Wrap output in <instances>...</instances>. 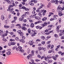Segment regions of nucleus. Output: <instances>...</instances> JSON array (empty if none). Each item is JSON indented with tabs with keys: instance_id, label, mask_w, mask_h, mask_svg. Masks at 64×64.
<instances>
[{
	"instance_id": "69168bd1",
	"label": "nucleus",
	"mask_w": 64,
	"mask_h": 64,
	"mask_svg": "<svg viewBox=\"0 0 64 64\" xmlns=\"http://www.w3.org/2000/svg\"><path fill=\"white\" fill-rule=\"evenodd\" d=\"M49 14H50L51 15H53L54 14L52 12H50L49 13Z\"/></svg>"
},
{
	"instance_id": "a878e982",
	"label": "nucleus",
	"mask_w": 64,
	"mask_h": 64,
	"mask_svg": "<svg viewBox=\"0 0 64 64\" xmlns=\"http://www.w3.org/2000/svg\"><path fill=\"white\" fill-rule=\"evenodd\" d=\"M19 20L20 21H22L23 20V18H19Z\"/></svg>"
},
{
	"instance_id": "c03bdc74",
	"label": "nucleus",
	"mask_w": 64,
	"mask_h": 64,
	"mask_svg": "<svg viewBox=\"0 0 64 64\" xmlns=\"http://www.w3.org/2000/svg\"><path fill=\"white\" fill-rule=\"evenodd\" d=\"M38 50H39V51H40V50H41V47H39L38 48Z\"/></svg>"
},
{
	"instance_id": "49530a36",
	"label": "nucleus",
	"mask_w": 64,
	"mask_h": 64,
	"mask_svg": "<svg viewBox=\"0 0 64 64\" xmlns=\"http://www.w3.org/2000/svg\"><path fill=\"white\" fill-rule=\"evenodd\" d=\"M45 42H42V44H43V45H44V44H45Z\"/></svg>"
},
{
	"instance_id": "7ed1b4c3",
	"label": "nucleus",
	"mask_w": 64,
	"mask_h": 64,
	"mask_svg": "<svg viewBox=\"0 0 64 64\" xmlns=\"http://www.w3.org/2000/svg\"><path fill=\"white\" fill-rule=\"evenodd\" d=\"M61 25H59L56 26L57 28H56V30L58 33L59 32V28L61 27Z\"/></svg>"
},
{
	"instance_id": "4c0bfd02",
	"label": "nucleus",
	"mask_w": 64,
	"mask_h": 64,
	"mask_svg": "<svg viewBox=\"0 0 64 64\" xmlns=\"http://www.w3.org/2000/svg\"><path fill=\"white\" fill-rule=\"evenodd\" d=\"M53 51V50H50L49 51H48V53H52Z\"/></svg>"
},
{
	"instance_id": "8fccbe9b",
	"label": "nucleus",
	"mask_w": 64,
	"mask_h": 64,
	"mask_svg": "<svg viewBox=\"0 0 64 64\" xmlns=\"http://www.w3.org/2000/svg\"><path fill=\"white\" fill-rule=\"evenodd\" d=\"M17 18L16 16L14 17V19L15 20H17Z\"/></svg>"
},
{
	"instance_id": "1a4fd4ad",
	"label": "nucleus",
	"mask_w": 64,
	"mask_h": 64,
	"mask_svg": "<svg viewBox=\"0 0 64 64\" xmlns=\"http://www.w3.org/2000/svg\"><path fill=\"white\" fill-rule=\"evenodd\" d=\"M30 27L32 28H33L34 27V24L33 23H32L30 24Z\"/></svg>"
},
{
	"instance_id": "052dcab7",
	"label": "nucleus",
	"mask_w": 64,
	"mask_h": 64,
	"mask_svg": "<svg viewBox=\"0 0 64 64\" xmlns=\"http://www.w3.org/2000/svg\"><path fill=\"white\" fill-rule=\"evenodd\" d=\"M19 15H20V13L18 12L17 14V16H19Z\"/></svg>"
},
{
	"instance_id": "f704fd0d",
	"label": "nucleus",
	"mask_w": 64,
	"mask_h": 64,
	"mask_svg": "<svg viewBox=\"0 0 64 64\" xmlns=\"http://www.w3.org/2000/svg\"><path fill=\"white\" fill-rule=\"evenodd\" d=\"M44 11H45V10H40V12H41V13L42 12L43 13V12H44Z\"/></svg>"
},
{
	"instance_id": "20e7f679",
	"label": "nucleus",
	"mask_w": 64,
	"mask_h": 64,
	"mask_svg": "<svg viewBox=\"0 0 64 64\" xmlns=\"http://www.w3.org/2000/svg\"><path fill=\"white\" fill-rule=\"evenodd\" d=\"M42 22L40 20H39L36 22L34 23L35 24H40V23H41Z\"/></svg>"
},
{
	"instance_id": "39448f33",
	"label": "nucleus",
	"mask_w": 64,
	"mask_h": 64,
	"mask_svg": "<svg viewBox=\"0 0 64 64\" xmlns=\"http://www.w3.org/2000/svg\"><path fill=\"white\" fill-rule=\"evenodd\" d=\"M58 15L59 16H62L63 15V14L62 12L59 11L58 12Z\"/></svg>"
},
{
	"instance_id": "dca6fc26",
	"label": "nucleus",
	"mask_w": 64,
	"mask_h": 64,
	"mask_svg": "<svg viewBox=\"0 0 64 64\" xmlns=\"http://www.w3.org/2000/svg\"><path fill=\"white\" fill-rule=\"evenodd\" d=\"M43 6H44V5L43 4H42V5L40 6V7L39 8V9H41V8H43Z\"/></svg>"
},
{
	"instance_id": "aec40b11",
	"label": "nucleus",
	"mask_w": 64,
	"mask_h": 64,
	"mask_svg": "<svg viewBox=\"0 0 64 64\" xmlns=\"http://www.w3.org/2000/svg\"><path fill=\"white\" fill-rule=\"evenodd\" d=\"M48 63H52V60H48Z\"/></svg>"
},
{
	"instance_id": "de8ad7c7",
	"label": "nucleus",
	"mask_w": 64,
	"mask_h": 64,
	"mask_svg": "<svg viewBox=\"0 0 64 64\" xmlns=\"http://www.w3.org/2000/svg\"><path fill=\"white\" fill-rule=\"evenodd\" d=\"M44 58H45V56H42L41 58V60H42V59H43Z\"/></svg>"
},
{
	"instance_id": "79ce46f5",
	"label": "nucleus",
	"mask_w": 64,
	"mask_h": 64,
	"mask_svg": "<svg viewBox=\"0 0 64 64\" xmlns=\"http://www.w3.org/2000/svg\"><path fill=\"white\" fill-rule=\"evenodd\" d=\"M54 18H51L50 20V21H52V20H54Z\"/></svg>"
},
{
	"instance_id": "ddd939ff",
	"label": "nucleus",
	"mask_w": 64,
	"mask_h": 64,
	"mask_svg": "<svg viewBox=\"0 0 64 64\" xmlns=\"http://www.w3.org/2000/svg\"><path fill=\"white\" fill-rule=\"evenodd\" d=\"M6 2L8 4H10L11 2H10V1H9V0H6Z\"/></svg>"
},
{
	"instance_id": "412c9836",
	"label": "nucleus",
	"mask_w": 64,
	"mask_h": 64,
	"mask_svg": "<svg viewBox=\"0 0 64 64\" xmlns=\"http://www.w3.org/2000/svg\"><path fill=\"white\" fill-rule=\"evenodd\" d=\"M38 14L40 16V17H42V14H41V12H39L38 13Z\"/></svg>"
},
{
	"instance_id": "cd10ccee",
	"label": "nucleus",
	"mask_w": 64,
	"mask_h": 64,
	"mask_svg": "<svg viewBox=\"0 0 64 64\" xmlns=\"http://www.w3.org/2000/svg\"><path fill=\"white\" fill-rule=\"evenodd\" d=\"M2 40L3 41H4V42H6V41H7V40L6 38H3L2 39Z\"/></svg>"
},
{
	"instance_id": "0eeeda50",
	"label": "nucleus",
	"mask_w": 64,
	"mask_h": 64,
	"mask_svg": "<svg viewBox=\"0 0 64 64\" xmlns=\"http://www.w3.org/2000/svg\"><path fill=\"white\" fill-rule=\"evenodd\" d=\"M6 54L8 55H11V52L10 51H7L6 52Z\"/></svg>"
},
{
	"instance_id": "09e8293b",
	"label": "nucleus",
	"mask_w": 64,
	"mask_h": 64,
	"mask_svg": "<svg viewBox=\"0 0 64 64\" xmlns=\"http://www.w3.org/2000/svg\"><path fill=\"white\" fill-rule=\"evenodd\" d=\"M36 15L37 14H34L32 16L33 18H34V17H35V16H36Z\"/></svg>"
},
{
	"instance_id": "f3484780",
	"label": "nucleus",
	"mask_w": 64,
	"mask_h": 64,
	"mask_svg": "<svg viewBox=\"0 0 64 64\" xmlns=\"http://www.w3.org/2000/svg\"><path fill=\"white\" fill-rule=\"evenodd\" d=\"M50 6H51V3H49L48 4L47 6V7H48V8H50Z\"/></svg>"
},
{
	"instance_id": "f257e3e1",
	"label": "nucleus",
	"mask_w": 64,
	"mask_h": 64,
	"mask_svg": "<svg viewBox=\"0 0 64 64\" xmlns=\"http://www.w3.org/2000/svg\"><path fill=\"white\" fill-rule=\"evenodd\" d=\"M22 48L20 46H19L18 47V48H16V51H18V50L19 51H20L21 53H24V50H22Z\"/></svg>"
},
{
	"instance_id": "a211bd4d",
	"label": "nucleus",
	"mask_w": 64,
	"mask_h": 64,
	"mask_svg": "<svg viewBox=\"0 0 64 64\" xmlns=\"http://www.w3.org/2000/svg\"><path fill=\"white\" fill-rule=\"evenodd\" d=\"M3 31H4V32H3ZM3 31V30H0V33L2 34V33H4V32H5V31L4 30Z\"/></svg>"
},
{
	"instance_id": "4468645a",
	"label": "nucleus",
	"mask_w": 64,
	"mask_h": 64,
	"mask_svg": "<svg viewBox=\"0 0 64 64\" xmlns=\"http://www.w3.org/2000/svg\"><path fill=\"white\" fill-rule=\"evenodd\" d=\"M13 8H11L10 9H8V11H10V12H12L13 10Z\"/></svg>"
},
{
	"instance_id": "393cba45",
	"label": "nucleus",
	"mask_w": 64,
	"mask_h": 64,
	"mask_svg": "<svg viewBox=\"0 0 64 64\" xmlns=\"http://www.w3.org/2000/svg\"><path fill=\"white\" fill-rule=\"evenodd\" d=\"M17 32L18 34H21V33L22 32L20 30H18L17 31Z\"/></svg>"
},
{
	"instance_id": "774afa93",
	"label": "nucleus",
	"mask_w": 64,
	"mask_h": 64,
	"mask_svg": "<svg viewBox=\"0 0 64 64\" xmlns=\"http://www.w3.org/2000/svg\"><path fill=\"white\" fill-rule=\"evenodd\" d=\"M60 60H64V58H60Z\"/></svg>"
},
{
	"instance_id": "603ef678",
	"label": "nucleus",
	"mask_w": 64,
	"mask_h": 64,
	"mask_svg": "<svg viewBox=\"0 0 64 64\" xmlns=\"http://www.w3.org/2000/svg\"><path fill=\"white\" fill-rule=\"evenodd\" d=\"M21 3L22 4V5H25V3L24 2H22Z\"/></svg>"
},
{
	"instance_id": "a18cd8bd",
	"label": "nucleus",
	"mask_w": 64,
	"mask_h": 64,
	"mask_svg": "<svg viewBox=\"0 0 64 64\" xmlns=\"http://www.w3.org/2000/svg\"><path fill=\"white\" fill-rule=\"evenodd\" d=\"M52 0V3H55V0Z\"/></svg>"
},
{
	"instance_id": "c756f323",
	"label": "nucleus",
	"mask_w": 64,
	"mask_h": 64,
	"mask_svg": "<svg viewBox=\"0 0 64 64\" xmlns=\"http://www.w3.org/2000/svg\"><path fill=\"white\" fill-rule=\"evenodd\" d=\"M55 3L56 4H58V1L57 0H55Z\"/></svg>"
},
{
	"instance_id": "7c9ffc66",
	"label": "nucleus",
	"mask_w": 64,
	"mask_h": 64,
	"mask_svg": "<svg viewBox=\"0 0 64 64\" xmlns=\"http://www.w3.org/2000/svg\"><path fill=\"white\" fill-rule=\"evenodd\" d=\"M22 29L24 30H27V28L25 27H22Z\"/></svg>"
},
{
	"instance_id": "58836bf2",
	"label": "nucleus",
	"mask_w": 64,
	"mask_h": 64,
	"mask_svg": "<svg viewBox=\"0 0 64 64\" xmlns=\"http://www.w3.org/2000/svg\"><path fill=\"white\" fill-rule=\"evenodd\" d=\"M36 33H34V34L32 35V37H33V36H35V35H36Z\"/></svg>"
},
{
	"instance_id": "e433bc0d",
	"label": "nucleus",
	"mask_w": 64,
	"mask_h": 64,
	"mask_svg": "<svg viewBox=\"0 0 64 64\" xmlns=\"http://www.w3.org/2000/svg\"><path fill=\"white\" fill-rule=\"evenodd\" d=\"M13 6H12V5H10L9 6V8H11V7H13Z\"/></svg>"
},
{
	"instance_id": "5fc2aeb1",
	"label": "nucleus",
	"mask_w": 64,
	"mask_h": 64,
	"mask_svg": "<svg viewBox=\"0 0 64 64\" xmlns=\"http://www.w3.org/2000/svg\"><path fill=\"white\" fill-rule=\"evenodd\" d=\"M34 4V3H31L30 4V5L31 6H33Z\"/></svg>"
},
{
	"instance_id": "9b49d317",
	"label": "nucleus",
	"mask_w": 64,
	"mask_h": 64,
	"mask_svg": "<svg viewBox=\"0 0 64 64\" xmlns=\"http://www.w3.org/2000/svg\"><path fill=\"white\" fill-rule=\"evenodd\" d=\"M16 26H18L19 28H21V25L19 24H17L16 25Z\"/></svg>"
},
{
	"instance_id": "b1692460",
	"label": "nucleus",
	"mask_w": 64,
	"mask_h": 64,
	"mask_svg": "<svg viewBox=\"0 0 64 64\" xmlns=\"http://www.w3.org/2000/svg\"><path fill=\"white\" fill-rule=\"evenodd\" d=\"M40 41H41V40H37L36 41V43H38V42H40Z\"/></svg>"
},
{
	"instance_id": "f03ea898",
	"label": "nucleus",
	"mask_w": 64,
	"mask_h": 64,
	"mask_svg": "<svg viewBox=\"0 0 64 64\" xmlns=\"http://www.w3.org/2000/svg\"><path fill=\"white\" fill-rule=\"evenodd\" d=\"M34 52H35V51H34V50L32 51L31 52V54H29V56H27V58L28 59H29L30 58V57H31L32 56H34Z\"/></svg>"
},
{
	"instance_id": "72a5a7b5",
	"label": "nucleus",
	"mask_w": 64,
	"mask_h": 64,
	"mask_svg": "<svg viewBox=\"0 0 64 64\" xmlns=\"http://www.w3.org/2000/svg\"><path fill=\"white\" fill-rule=\"evenodd\" d=\"M12 44V45H15V44H16V43H15V42H12L11 43Z\"/></svg>"
},
{
	"instance_id": "6ab92c4d",
	"label": "nucleus",
	"mask_w": 64,
	"mask_h": 64,
	"mask_svg": "<svg viewBox=\"0 0 64 64\" xmlns=\"http://www.w3.org/2000/svg\"><path fill=\"white\" fill-rule=\"evenodd\" d=\"M2 17V20H4L5 19V18H4V15H2L1 16Z\"/></svg>"
},
{
	"instance_id": "2eb2a0df",
	"label": "nucleus",
	"mask_w": 64,
	"mask_h": 64,
	"mask_svg": "<svg viewBox=\"0 0 64 64\" xmlns=\"http://www.w3.org/2000/svg\"><path fill=\"white\" fill-rule=\"evenodd\" d=\"M42 27H41V26H40L39 28L38 29H41L42 28V27H44V26H45V25L44 24H42Z\"/></svg>"
},
{
	"instance_id": "5701e85b",
	"label": "nucleus",
	"mask_w": 64,
	"mask_h": 64,
	"mask_svg": "<svg viewBox=\"0 0 64 64\" xmlns=\"http://www.w3.org/2000/svg\"><path fill=\"white\" fill-rule=\"evenodd\" d=\"M6 33L5 34V36H7V35H8V30H6Z\"/></svg>"
},
{
	"instance_id": "bb28decb",
	"label": "nucleus",
	"mask_w": 64,
	"mask_h": 64,
	"mask_svg": "<svg viewBox=\"0 0 64 64\" xmlns=\"http://www.w3.org/2000/svg\"><path fill=\"white\" fill-rule=\"evenodd\" d=\"M28 33H30V32H31V30L30 29H28Z\"/></svg>"
},
{
	"instance_id": "6e6552de",
	"label": "nucleus",
	"mask_w": 64,
	"mask_h": 64,
	"mask_svg": "<svg viewBox=\"0 0 64 64\" xmlns=\"http://www.w3.org/2000/svg\"><path fill=\"white\" fill-rule=\"evenodd\" d=\"M47 19V17H45L42 18V20L43 21H46Z\"/></svg>"
},
{
	"instance_id": "4be33fe9",
	"label": "nucleus",
	"mask_w": 64,
	"mask_h": 64,
	"mask_svg": "<svg viewBox=\"0 0 64 64\" xmlns=\"http://www.w3.org/2000/svg\"><path fill=\"white\" fill-rule=\"evenodd\" d=\"M56 17H58V16L55 15L54 16V18H55V19H56Z\"/></svg>"
},
{
	"instance_id": "473e14b6",
	"label": "nucleus",
	"mask_w": 64,
	"mask_h": 64,
	"mask_svg": "<svg viewBox=\"0 0 64 64\" xmlns=\"http://www.w3.org/2000/svg\"><path fill=\"white\" fill-rule=\"evenodd\" d=\"M10 33L11 35H13L14 34V33H13V32H10Z\"/></svg>"
},
{
	"instance_id": "3c124183",
	"label": "nucleus",
	"mask_w": 64,
	"mask_h": 64,
	"mask_svg": "<svg viewBox=\"0 0 64 64\" xmlns=\"http://www.w3.org/2000/svg\"><path fill=\"white\" fill-rule=\"evenodd\" d=\"M35 61L36 62H38V61H40V60L38 59H36L35 60Z\"/></svg>"
},
{
	"instance_id": "bf43d9fd",
	"label": "nucleus",
	"mask_w": 64,
	"mask_h": 64,
	"mask_svg": "<svg viewBox=\"0 0 64 64\" xmlns=\"http://www.w3.org/2000/svg\"><path fill=\"white\" fill-rule=\"evenodd\" d=\"M23 26H24V27H25L26 26V24H23Z\"/></svg>"
},
{
	"instance_id": "680f3d73",
	"label": "nucleus",
	"mask_w": 64,
	"mask_h": 64,
	"mask_svg": "<svg viewBox=\"0 0 64 64\" xmlns=\"http://www.w3.org/2000/svg\"><path fill=\"white\" fill-rule=\"evenodd\" d=\"M44 25H46L48 24V23L46 22H45L44 23Z\"/></svg>"
},
{
	"instance_id": "37998d69",
	"label": "nucleus",
	"mask_w": 64,
	"mask_h": 64,
	"mask_svg": "<svg viewBox=\"0 0 64 64\" xmlns=\"http://www.w3.org/2000/svg\"><path fill=\"white\" fill-rule=\"evenodd\" d=\"M23 35V33L22 32V33H20V36H22Z\"/></svg>"
},
{
	"instance_id": "4d7b16f0",
	"label": "nucleus",
	"mask_w": 64,
	"mask_h": 64,
	"mask_svg": "<svg viewBox=\"0 0 64 64\" xmlns=\"http://www.w3.org/2000/svg\"><path fill=\"white\" fill-rule=\"evenodd\" d=\"M29 21L30 22V23H32V22H33V21H32V20H29Z\"/></svg>"
},
{
	"instance_id": "338daca9",
	"label": "nucleus",
	"mask_w": 64,
	"mask_h": 64,
	"mask_svg": "<svg viewBox=\"0 0 64 64\" xmlns=\"http://www.w3.org/2000/svg\"><path fill=\"white\" fill-rule=\"evenodd\" d=\"M42 63H43V64H48V63H47L45 62H44V61H43V62Z\"/></svg>"
},
{
	"instance_id": "423d86ee",
	"label": "nucleus",
	"mask_w": 64,
	"mask_h": 64,
	"mask_svg": "<svg viewBox=\"0 0 64 64\" xmlns=\"http://www.w3.org/2000/svg\"><path fill=\"white\" fill-rule=\"evenodd\" d=\"M34 43V42H32V41H30L29 42V44H30V45L31 46Z\"/></svg>"
},
{
	"instance_id": "6e6d98bb",
	"label": "nucleus",
	"mask_w": 64,
	"mask_h": 64,
	"mask_svg": "<svg viewBox=\"0 0 64 64\" xmlns=\"http://www.w3.org/2000/svg\"><path fill=\"white\" fill-rule=\"evenodd\" d=\"M32 13L33 14H34L35 13V12L34 11H33L32 12Z\"/></svg>"
},
{
	"instance_id": "c85d7f7f",
	"label": "nucleus",
	"mask_w": 64,
	"mask_h": 64,
	"mask_svg": "<svg viewBox=\"0 0 64 64\" xmlns=\"http://www.w3.org/2000/svg\"><path fill=\"white\" fill-rule=\"evenodd\" d=\"M54 36L56 38H58V35H57V34H55L54 35Z\"/></svg>"
},
{
	"instance_id": "ea45409f",
	"label": "nucleus",
	"mask_w": 64,
	"mask_h": 64,
	"mask_svg": "<svg viewBox=\"0 0 64 64\" xmlns=\"http://www.w3.org/2000/svg\"><path fill=\"white\" fill-rule=\"evenodd\" d=\"M46 10H45L44 12H43L42 15L44 16V15L45 14V13H46Z\"/></svg>"
},
{
	"instance_id": "2f4dec72",
	"label": "nucleus",
	"mask_w": 64,
	"mask_h": 64,
	"mask_svg": "<svg viewBox=\"0 0 64 64\" xmlns=\"http://www.w3.org/2000/svg\"><path fill=\"white\" fill-rule=\"evenodd\" d=\"M41 38L44 40L45 39V37L43 36H41Z\"/></svg>"
},
{
	"instance_id": "f8f14e48",
	"label": "nucleus",
	"mask_w": 64,
	"mask_h": 64,
	"mask_svg": "<svg viewBox=\"0 0 64 64\" xmlns=\"http://www.w3.org/2000/svg\"><path fill=\"white\" fill-rule=\"evenodd\" d=\"M20 42H22V43H25V41L23 40H20Z\"/></svg>"
},
{
	"instance_id": "e2e57ef3",
	"label": "nucleus",
	"mask_w": 64,
	"mask_h": 64,
	"mask_svg": "<svg viewBox=\"0 0 64 64\" xmlns=\"http://www.w3.org/2000/svg\"><path fill=\"white\" fill-rule=\"evenodd\" d=\"M39 26H36V29H39Z\"/></svg>"
},
{
	"instance_id": "13d9d810",
	"label": "nucleus",
	"mask_w": 64,
	"mask_h": 64,
	"mask_svg": "<svg viewBox=\"0 0 64 64\" xmlns=\"http://www.w3.org/2000/svg\"><path fill=\"white\" fill-rule=\"evenodd\" d=\"M48 48H50V47H51V45L50 44V45H48Z\"/></svg>"
},
{
	"instance_id": "9d476101",
	"label": "nucleus",
	"mask_w": 64,
	"mask_h": 64,
	"mask_svg": "<svg viewBox=\"0 0 64 64\" xmlns=\"http://www.w3.org/2000/svg\"><path fill=\"white\" fill-rule=\"evenodd\" d=\"M61 8L60 7V6H58L57 8V10H58V11H60V10H61Z\"/></svg>"
},
{
	"instance_id": "0e129e2a",
	"label": "nucleus",
	"mask_w": 64,
	"mask_h": 64,
	"mask_svg": "<svg viewBox=\"0 0 64 64\" xmlns=\"http://www.w3.org/2000/svg\"><path fill=\"white\" fill-rule=\"evenodd\" d=\"M34 0H32L30 1V3H32V2H34Z\"/></svg>"
},
{
	"instance_id": "c9c22d12",
	"label": "nucleus",
	"mask_w": 64,
	"mask_h": 64,
	"mask_svg": "<svg viewBox=\"0 0 64 64\" xmlns=\"http://www.w3.org/2000/svg\"><path fill=\"white\" fill-rule=\"evenodd\" d=\"M15 39L16 41H18L19 40V38L18 37L16 38Z\"/></svg>"
},
{
	"instance_id": "864d4df0",
	"label": "nucleus",
	"mask_w": 64,
	"mask_h": 64,
	"mask_svg": "<svg viewBox=\"0 0 64 64\" xmlns=\"http://www.w3.org/2000/svg\"><path fill=\"white\" fill-rule=\"evenodd\" d=\"M25 10H26V11H29V9H28L27 8H25Z\"/></svg>"
},
{
	"instance_id": "a19ab883",
	"label": "nucleus",
	"mask_w": 64,
	"mask_h": 64,
	"mask_svg": "<svg viewBox=\"0 0 64 64\" xmlns=\"http://www.w3.org/2000/svg\"><path fill=\"white\" fill-rule=\"evenodd\" d=\"M10 41H15V40L14 39H10Z\"/></svg>"
}]
</instances>
